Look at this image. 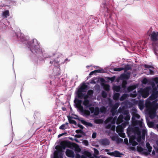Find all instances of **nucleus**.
<instances>
[{"label":"nucleus","instance_id":"09e8293b","mask_svg":"<svg viewBox=\"0 0 158 158\" xmlns=\"http://www.w3.org/2000/svg\"><path fill=\"white\" fill-rule=\"evenodd\" d=\"M80 131L79 130H76V132L77 133H79V131Z\"/></svg>","mask_w":158,"mask_h":158},{"label":"nucleus","instance_id":"412c9836","mask_svg":"<svg viewBox=\"0 0 158 158\" xmlns=\"http://www.w3.org/2000/svg\"><path fill=\"white\" fill-rule=\"evenodd\" d=\"M120 94L118 93H115L113 95V98L114 100L115 101H117L118 100L119 96Z\"/></svg>","mask_w":158,"mask_h":158},{"label":"nucleus","instance_id":"5701e85b","mask_svg":"<svg viewBox=\"0 0 158 158\" xmlns=\"http://www.w3.org/2000/svg\"><path fill=\"white\" fill-rule=\"evenodd\" d=\"M128 96V95L127 94H123L119 99L120 101H123L126 99Z\"/></svg>","mask_w":158,"mask_h":158},{"label":"nucleus","instance_id":"f704fd0d","mask_svg":"<svg viewBox=\"0 0 158 158\" xmlns=\"http://www.w3.org/2000/svg\"><path fill=\"white\" fill-rule=\"evenodd\" d=\"M135 88V87H134L133 86H130L127 88V90L129 91H131L132 90Z\"/></svg>","mask_w":158,"mask_h":158},{"label":"nucleus","instance_id":"a18cd8bd","mask_svg":"<svg viewBox=\"0 0 158 158\" xmlns=\"http://www.w3.org/2000/svg\"><path fill=\"white\" fill-rule=\"evenodd\" d=\"M116 137L115 136H112L111 137V139L112 140H115L116 139Z\"/></svg>","mask_w":158,"mask_h":158},{"label":"nucleus","instance_id":"4c0bfd02","mask_svg":"<svg viewBox=\"0 0 158 158\" xmlns=\"http://www.w3.org/2000/svg\"><path fill=\"white\" fill-rule=\"evenodd\" d=\"M102 96L103 98H106L107 97V94L105 92H102Z\"/></svg>","mask_w":158,"mask_h":158},{"label":"nucleus","instance_id":"6e6552de","mask_svg":"<svg viewBox=\"0 0 158 158\" xmlns=\"http://www.w3.org/2000/svg\"><path fill=\"white\" fill-rule=\"evenodd\" d=\"M150 89V87H146L144 89L141 88L138 91V96L139 99H140L141 96L144 98H146L148 97L149 94V91Z\"/></svg>","mask_w":158,"mask_h":158},{"label":"nucleus","instance_id":"f3484780","mask_svg":"<svg viewBox=\"0 0 158 158\" xmlns=\"http://www.w3.org/2000/svg\"><path fill=\"white\" fill-rule=\"evenodd\" d=\"M79 120L81 121L82 124L85 126L87 127H92L93 126V124L91 123L87 122L82 119H80Z\"/></svg>","mask_w":158,"mask_h":158},{"label":"nucleus","instance_id":"0eeeda50","mask_svg":"<svg viewBox=\"0 0 158 158\" xmlns=\"http://www.w3.org/2000/svg\"><path fill=\"white\" fill-rule=\"evenodd\" d=\"M105 123L106 124V127L107 129H110L114 131L115 129V119L112 118L111 117L108 118L105 121Z\"/></svg>","mask_w":158,"mask_h":158},{"label":"nucleus","instance_id":"58836bf2","mask_svg":"<svg viewBox=\"0 0 158 158\" xmlns=\"http://www.w3.org/2000/svg\"><path fill=\"white\" fill-rule=\"evenodd\" d=\"M144 67L148 69H149L152 67L151 66L146 64H144Z\"/></svg>","mask_w":158,"mask_h":158},{"label":"nucleus","instance_id":"473e14b6","mask_svg":"<svg viewBox=\"0 0 158 158\" xmlns=\"http://www.w3.org/2000/svg\"><path fill=\"white\" fill-rule=\"evenodd\" d=\"M95 122L98 124L102 123L103 122V121L102 119H96L95 120Z\"/></svg>","mask_w":158,"mask_h":158},{"label":"nucleus","instance_id":"f8f14e48","mask_svg":"<svg viewBox=\"0 0 158 158\" xmlns=\"http://www.w3.org/2000/svg\"><path fill=\"white\" fill-rule=\"evenodd\" d=\"M63 153L61 150H57L54 153V158H62Z\"/></svg>","mask_w":158,"mask_h":158},{"label":"nucleus","instance_id":"a211bd4d","mask_svg":"<svg viewBox=\"0 0 158 158\" xmlns=\"http://www.w3.org/2000/svg\"><path fill=\"white\" fill-rule=\"evenodd\" d=\"M138 102V101H136L135 104H136ZM138 106L139 109L141 110H142L144 108V101L143 100H139L138 101Z\"/></svg>","mask_w":158,"mask_h":158},{"label":"nucleus","instance_id":"7ed1b4c3","mask_svg":"<svg viewBox=\"0 0 158 158\" xmlns=\"http://www.w3.org/2000/svg\"><path fill=\"white\" fill-rule=\"evenodd\" d=\"M87 88L86 85L83 84L78 89L77 92L78 97L84 99L82 104L85 108L91 106V104L89 100L93 96L94 93L92 90L89 89L88 91L87 94H85V93L87 91Z\"/></svg>","mask_w":158,"mask_h":158},{"label":"nucleus","instance_id":"c85d7f7f","mask_svg":"<svg viewBox=\"0 0 158 158\" xmlns=\"http://www.w3.org/2000/svg\"><path fill=\"white\" fill-rule=\"evenodd\" d=\"M119 105V104L118 102H117L115 103L114 105L112 107V110L114 109H115V110H116V109L118 107Z\"/></svg>","mask_w":158,"mask_h":158},{"label":"nucleus","instance_id":"dca6fc26","mask_svg":"<svg viewBox=\"0 0 158 158\" xmlns=\"http://www.w3.org/2000/svg\"><path fill=\"white\" fill-rule=\"evenodd\" d=\"M66 154L68 157H74L75 154L74 152L69 149H67L66 151Z\"/></svg>","mask_w":158,"mask_h":158},{"label":"nucleus","instance_id":"1a4fd4ad","mask_svg":"<svg viewBox=\"0 0 158 158\" xmlns=\"http://www.w3.org/2000/svg\"><path fill=\"white\" fill-rule=\"evenodd\" d=\"M158 84V78L156 77L152 79V81L150 82V84L153 88L152 92L153 95H154L155 98H157L158 96V85L157 86L155 87L156 84Z\"/></svg>","mask_w":158,"mask_h":158},{"label":"nucleus","instance_id":"9d476101","mask_svg":"<svg viewBox=\"0 0 158 158\" xmlns=\"http://www.w3.org/2000/svg\"><path fill=\"white\" fill-rule=\"evenodd\" d=\"M63 58V56L61 54H59L57 58L51 61L50 62V64L53 65L55 66L59 67L61 64V60Z\"/></svg>","mask_w":158,"mask_h":158},{"label":"nucleus","instance_id":"37998d69","mask_svg":"<svg viewBox=\"0 0 158 158\" xmlns=\"http://www.w3.org/2000/svg\"><path fill=\"white\" fill-rule=\"evenodd\" d=\"M124 142L126 144H128V140L127 138H125L124 139Z\"/></svg>","mask_w":158,"mask_h":158},{"label":"nucleus","instance_id":"b1692460","mask_svg":"<svg viewBox=\"0 0 158 158\" xmlns=\"http://www.w3.org/2000/svg\"><path fill=\"white\" fill-rule=\"evenodd\" d=\"M2 15L4 18H6L7 16L9 15V11L6 10L4 11L2 13Z\"/></svg>","mask_w":158,"mask_h":158},{"label":"nucleus","instance_id":"603ef678","mask_svg":"<svg viewBox=\"0 0 158 158\" xmlns=\"http://www.w3.org/2000/svg\"><path fill=\"white\" fill-rule=\"evenodd\" d=\"M86 67L87 68H89V67H90V66H86Z\"/></svg>","mask_w":158,"mask_h":158},{"label":"nucleus","instance_id":"864d4df0","mask_svg":"<svg viewBox=\"0 0 158 158\" xmlns=\"http://www.w3.org/2000/svg\"><path fill=\"white\" fill-rule=\"evenodd\" d=\"M116 118H117V117H116ZM114 119H115V120H116V118H115V117L114 118Z\"/></svg>","mask_w":158,"mask_h":158},{"label":"nucleus","instance_id":"9b49d317","mask_svg":"<svg viewBox=\"0 0 158 158\" xmlns=\"http://www.w3.org/2000/svg\"><path fill=\"white\" fill-rule=\"evenodd\" d=\"M151 40L152 42V44L156 45H158V32L153 31L150 35Z\"/></svg>","mask_w":158,"mask_h":158},{"label":"nucleus","instance_id":"20e7f679","mask_svg":"<svg viewBox=\"0 0 158 158\" xmlns=\"http://www.w3.org/2000/svg\"><path fill=\"white\" fill-rule=\"evenodd\" d=\"M28 46L31 51L37 56H39V55H42V52L36 39H34L29 42L28 43Z\"/></svg>","mask_w":158,"mask_h":158},{"label":"nucleus","instance_id":"423d86ee","mask_svg":"<svg viewBox=\"0 0 158 158\" xmlns=\"http://www.w3.org/2000/svg\"><path fill=\"white\" fill-rule=\"evenodd\" d=\"M90 106L85 108V109L82 106L80 105L79 107V109L82 115L85 116H88L90 114V112L92 113H94V114L95 115H98L100 113L99 110H94V107H91Z\"/></svg>","mask_w":158,"mask_h":158},{"label":"nucleus","instance_id":"c03bdc74","mask_svg":"<svg viewBox=\"0 0 158 158\" xmlns=\"http://www.w3.org/2000/svg\"><path fill=\"white\" fill-rule=\"evenodd\" d=\"M149 74H152V75L154 74V72L153 70L150 69L149 70Z\"/></svg>","mask_w":158,"mask_h":158},{"label":"nucleus","instance_id":"de8ad7c7","mask_svg":"<svg viewBox=\"0 0 158 158\" xmlns=\"http://www.w3.org/2000/svg\"><path fill=\"white\" fill-rule=\"evenodd\" d=\"M81 100H79L78 102V103H79V104H81Z\"/></svg>","mask_w":158,"mask_h":158},{"label":"nucleus","instance_id":"8fccbe9b","mask_svg":"<svg viewBox=\"0 0 158 158\" xmlns=\"http://www.w3.org/2000/svg\"><path fill=\"white\" fill-rule=\"evenodd\" d=\"M156 143L157 145L158 146V140L156 141Z\"/></svg>","mask_w":158,"mask_h":158},{"label":"nucleus","instance_id":"a878e982","mask_svg":"<svg viewBox=\"0 0 158 158\" xmlns=\"http://www.w3.org/2000/svg\"><path fill=\"white\" fill-rule=\"evenodd\" d=\"M146 147L148 149V151L150 152H151L152 151V148L150 146V143L148 142L147 143Z\"/></svg>","mask_w":158,"mask_h":158},{"label":"nucleus","instance_id":"72a5a7b5","mask_svg":"<svg viewBox=\"0 0 158 158\" xmlns=\"http://www.w3.org/2000/svg\"><path fill=\"white\" fill-rule=\"evenodd\" d=\"M137 149L138 151L140 152H143L144 150L143 148L138 146H137Z\"/></svg>","mask_w":158,"mask_h":158},{"label":"nucleus","instance_id":"c9c22d12","mask_svg":"<svg viewBox=\"0 0 158 158\" xmlns=\"http://www.w3.org/2000/svg\"><path fill=\"white\" fill-rule=\"evenodd\" d=\"M111 112L112 113V115L113 116H114L116 112V110L115 109H114L112 110V108L110 110Z\"/></svg>","mask_w":158,"mask_h":158},{"label":"nucleus","instance_id":"5fc2aeb1","mask_svg":"<svg viewBox=\"0 0 158 158\" xmlns=\"http://www.w3.org/2000/svg\"><path fill=\"white\" fill-rule=\"evenodd\" d=\"M56 148L57 149L56 147Z\"/></svg>","mask_w":158,"mask_h":158},{"label":"nucleus","instance_id":"aec40b11","mask_svg":"<svg viewBox=\"0 0 158 158\" xmlns=\"http://www.w3.org/2000/svg\"><path fill=\"white\" fill-rule=\"evenodd\" d=\"M79 156L80 158H94L92 156L91 154L89 152L86 153L85 154L81 156H80V155Z\"/></svg>","mask_w":158,"mask_h":158},{"label":"nucleus","instance_id":"f03ea898","mask_svg":"<svg viewBox=\"0 0 158 158\" xmlns=\"http://www.w3.org/2000/svg\"><path fill=\"white\" fill-rule=\"evenodd\" d=\"M120 113H123L124 117L123 115H120L118 118L116 123L119 125L116 127V130L120 136L123 138L125 137V134L123 133L124 128L128 125V121L130 119V115L128 110H125L124 106L120 107L118 109Z\"/></svg>","mask_w":158,"mask_h":158},{"label":"nucleus","instance_id":"393cba45","mask_svg":"<svg viewBox=\"0 0 158 158\" xmlns=\"http://www.w3.org/2000/svg\"><path fill=\"white\" fill-rule=\"evenodd\" d=\"M106 109L104 107H101L100 109V113L102 114H105L106 112Z\"/></svg>","mask_w":158,"mask_h":158},{"label":"nucleus","instance_id":"ddd939ff","mask_svg":"<svg viewBox=\"0 0 158 158\" xmlns=\"http://www.w3.org/2000/svg\"><path fill=\"white\" fill-rule=\"evenodd\" d=\"M131 73L130 72H127L125 73H123L120 76V79H128L130 77Z\"/></svg>","mask_w":158,"mask_h":158},{"label":"nucleus","instance_id":"39448f33","mask_svg":"<svg viewBox=\"0 0 158 158\" xmlns=\"http://www.w3.org/2000/svg\"><path fill=\"white\" fill-rule=\"evenodd\" d=\"M151 96L148 98L145 102V106L147 112L148 113L151 118H153L156 115V112L155 108L152 106V103H155L156 102H152L150 99Z\"/></svg>","mask_w":158,"mask_h":158},{"label":"nucleus","instance_id":"2eb2a0df","mask_svg":"<svg viewBox=\"0 0 158 158\" xmlns=\"http://www.w3.org/2000/svg\"><path fill=\"white\" fill-rule=\"evenodd\" d=\"M107 154L111 156L117 157H121L123 155L118 151H116L113 152L108 153Z\"/></svg>","mask_w":158,"mask_h":158},{"label":"nucleus","instance_id":"c756f323","mask_svg":"<svg viewBox=\"0 0 158 158\" xmlns=\"http://www.w3.org/2000/svg\"><path fill=\"white\" fill-rule=\"evenodd\" d=\"M149 82V81L148 80L147 78H144L142 80V83L144 84H146L148 83Z\"/></svg>","mask_w":158,"mask_h":158},{"label":"nucleus","instance_id":"a19ab883","mask_svg":"<svg viewBox=\"0 0 158 158\" xmlns=\"http://www.w3.org/2000/svg\"><path fill=\"white\" fill-rule=\"evenodd\" d=\"M83 143L86 146H87L88 145V141L86 140H85L83 141Z\"/></svg>","mask_w":158,"mask_h":158},{"label":"nucleus","instance_id":"6ab92c4d","mask_svg":"<svg viewBox=\"0 0 158 158\" xmlns=\"http://www.w3.org/2000/svg\"><path fill=\"white\" fill-rule=\"evenodd\" d=\"M101 143L104 145H109L110 143L109 140L107 139H103L100 140Z\"/></svg>","mask_w":158,"mask_h":158},{"label":"nucleus","instance_id":"3c124183","mask_svg":"<svg viewBox=\"0 0 158 158\" xmlns=\"http://www.w3.org/2000/svg\"><path fill=\"white\" fill-rule=\"evenodd\" d=\"M156 127L157 128H158V124L156 125Z\"/></svg>","mask_w":158,"mask_h":158},{"label":"nucleus","instance_id":"ea45409f","mask_svg":"<svg viewBox=\"0 0 158 158\" xmlns=\"http://www.w3.org/2000/svg\"><path fill=\"white\" fill-rule=\"evenodd\" d=\"M96 135H97V134H96V133H95V132L93 133L92 135V138H96Z\"/></svg>","mask_w":158,"mask_h":158},{"label":"nucleus","instance_id":"7c9ffc66","mask_svg":"<svg viewBox=\"0 0 158 158\" xmlns=\"http://www.w3.org/2000/svg\"><path fill=\"white\" fill-rule=\"evenodd\" d=\"M63 58L61 60V64H64L65 63H67V62H69L70 61L69 60H68V59L66 58L64 60H63Z\"/></svg>","mask_w":158,"mask_h":158},{"label":"nucleus","instance_id":"79ce46f5","mask_svg":"<svg viewBox=\"0 0 158 158\" xmlns=\"http://www.w3.org/2000/svg\"><path fill=\"white\" fill-rule=\"evenodd\" d=\"M94 153L96 154H98L99 151H98V150L97 149H95V148H94Z\"/></svg>","mask_w":158,"mask_h":158},{"label":"nucleus","instance_id":"e433bc0d","mask_svg":"<svg viewBox=\"0 0 158 158\" xmlns=\"http://www.w3.org/2000/svg\"><path fill=\"white\" fill-rule=\"evenodd\" d=\"M69 123H71L76 125L77 123L76 121L73 120L71 119L69 120Z\"/></svg>","mask_w":158,"mask_h":158},{"label":"nucleus","instance_id":"2f4dec72","mask_svg":"<svg viewBox=\"0 0 158 158\" xmlns=\"http://www.w3.org/2000/svg\"><path fill=\"white\" fill-rule=\"evenodd\" d=\"M137 96V94L136 91H134L133 93L130 94V96L132 97H135Z\"/></svg>","mask_w":158,"mask_h":158},{"label":"nucleus","instance_id":"4be33fe9","mask_svg":"<svg viewBox=\"0 0 158 158\" xmlns=\"http://www.w3.org/2000/svg\"><path fill=\"white\" fill-rule=\"evenodd\" d=\"M68 123H66L65 124L62 125L59 128L61 130H64L68 128Z\"/></svg>","mask_w":158,"mask_h":158},{"label":"nucleus","instance_id":"cd10ccee","mask_svg":"<svg viewBox=\"0 0 158 158\" xmlns=\"http://www.w3.org/2000/svg\"><path fill=\"white\" fill-rule=\"evenodd\" d=\"M102 70H95L94 71H92L89 74V75H93V74H94L95 73H101L102 72Z\"/></svg>","mask_w":158,"mask_h":158},{"label":"nucleus","instance_id":"49530a36","mask_svg":"<svg viewBox=\"0 0 158 158\" xmlns=\"http://www.w3.org/2000/svg\"><path fill=\"white\" fill-rule=\"evenodd\" d=\"M64 134V133H62V134L59 135L58 136V137H60L61 136L63 135Z\"/></svg>","mask_w":158,"mask_h":158},{"label":"nucleus","instance_id":"f257e3e1","mask_svg":"<svg viewBox=\"0 0 158 158\" xmlns=\"http://www.w3.org/2000/svg\"><path fill=\"white\" fill-rule=\"evenodd\" d=\"M136 110L132 109L131 111L132 115L131 125L127 129V133L129 137V142L131 145L135 146L138 144L136 141L140 142L142 139L144 140L147 132L143 120H139L140 116L137 113Z\"/></svg>","mask_w":158,"mask_h":158},{"label":"nucleus","instance_id":"bb28decb","mask_svg":"<svg viewBox=\"0 0 158 158\" xmlns=\"http://www.w3.org/2000/svg\"><path fill=\"white\" fill-rule=\"evenodd\" d=\"M113 89L117 92H119L121 88L119 86H114L113 87Z\"/></svg>","mask_w":158,"mask_h":158},{"label":"nucleus","instance_id":"4468645a","mask_svg":"<svg viewBox=\"0 0 158 158\" xmlns=\"http://www.w3.org/2000/svg\"><path fill=\"white\" fill-rule=\"evenodd\" d=\"M131 67L130 65L126 66L125 68H114V70L116 71H120L121 70L125 69V72L126 73V71L130 69Z\"/></svg>","mask_w":158,"mask_h":158}]
</instances>
